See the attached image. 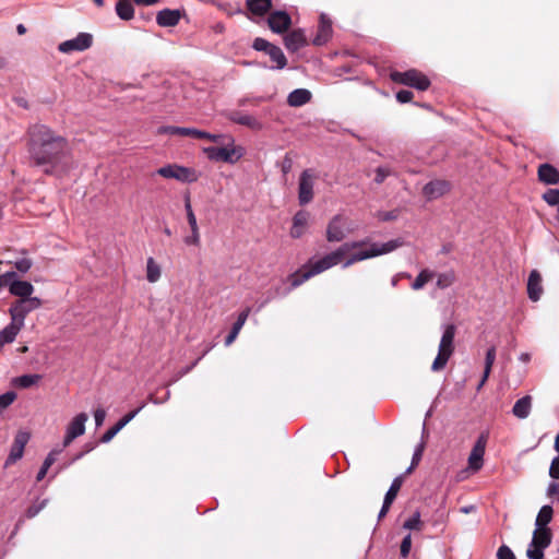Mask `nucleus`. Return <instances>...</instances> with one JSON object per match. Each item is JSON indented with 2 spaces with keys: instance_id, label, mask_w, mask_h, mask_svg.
Returning a JSON list of instances; mask_svg holds the SVG:
<instances>
[{
  "instance_id": "obj_1",
  "label": "nucleus",
  "mask_w": 559,
  "mask_h": 559,
  "mask_svg": "<svg viewBox=\"0 0 559 559\" xmlns=\"http://www.w3.org/2000/svg\"><path fill=\"white\" fill-rule=\"evenodd\" d=\"M68 151L63 138L55 135L45 126L34 127L31 132V156L36 165L45 167L46 173H51L61 162Z\"/></svg>"
},
{
  "instance_id": "obj_2",
  "label": "nucleus",
  "mask_w": 559,
  "mask_h": 559,
  "mask_svg": "<svg viewBox=\"0 0 559 559\" xmlns=\"http://www.w3.org/2000/svg\"><path fill=\"white\" fill-rule=\"evenodd\" d=\"M355 245H342L336 250L319 258V259H310L302 267H300L297 272L289 276V281L293 287H297L301 285L304 282L308 281L312 276L321 274L333 266L338 264L344 265L346 253L353 248Z\"/></svg>"
},
{
  "instance_id": "obj_3",
  "label": "nucleus",
  "mask_w": 559,
  "mask_h": 559,
  "mask_svg": "<svg viewBox=\"0 0 559 559\" xmlns=\"http://www.w3.org/2000/svg\"><path fill=\"white\" fill-rule=\"evenodd\" d=\"M345 245H355L347 253L343 267L346 269L356 262L364 261L370 258L390 253L397 248L405 245L402 238L392 239L384 243H370L367 245L362 241L346 242Z\"/></svg>"
},
{
  "instance_id": "obj_4",
  "label": "nucleus",
  "mask_w": 559,
  "mask_h": 559,
  "mask_svg": "<svg viewBox=\"0 0 559 559\" xmlns=\"http://www.w3.org/2000/svg\"><path fill=\"white\" fill-rule=\"evenodd\" d=\"M219 135L222 136L221 140L215 142L218 145L204 147L203 153L212 162L236 164L245 156V147L236 144L233 135Z\"/></svg>"
},
{
  "instance_id": "obj_5",
  "label": "nucleus",
  "mask_w": 559,
  "mask_h": 559,
  "mask_svg": "<svg viewBox=\"0 0 559 559\" xmlns=\"http://www.w3.org/2000/svg\"><path fill=\"white\" fill-rule=\"evenodd\" d=\"M41 306L38 297L19 299L9 309L11 322L8 326L17 334L24 326L25 317Z\"/></svg>"
},
{
  "instance_id": "obj_6",
  "label": "nucleus",
  "mask_w": 559,
  "mask_h": 559,
  "mask_svg": "<svg viewBox=\"0 0 559 559\" xmlns=\"http://www.w3.org/2000/svg\"><path fill=\"white\" fill-rule=\"evenodd\" d=\"M454 336H455V326L453 324H448L444 326L442 337L440 340L438 355L435 358L431 370L437 372L442 370L450 357L454 352Z\"/></svg>"
},
{
  "instance_id": "obj_7",
  "label": "nucleus",
  "mask_w": 559,
  "mask_h": 559,
  "mask_svg": "<svg viewBox=\"0 0 559 559\" xmlns=\"http://www.w3.org/2000/svg\"><path fill=\"white\" fill-rule=\"evenodd\" d=\"M157 174L163 178L175 179L183 183L195 182L199 179V174L195 169L177 164L163 166L157 169Z\"/></svg>"
},
{
  "instance_id": "obj_8",
  "label": "nucleus",
  "mask_w": 559,
  "mask_h": 559,
  "mask_svg": "<svg viewBox=\"0 0 559 559\" xmlns=\"http://www.w3.org/2000/svg\"><path fill=\"white\" fill-rule=\"evenodd\" d=\"M15 277L16 274L14 272H7L0 275V286L8 287L9 292L20 297V299L33 298L34 286L29 282L19 281Z\"/></svg>"
},
{
  "instance_id": "obj_9",
  "label": "nucleus",
  "mask_w": 559,
  "mask_h": 559,
  "mask_svg": "<svg viewBox=\"0 0 559 559\" xmlns=\"http://www.w3.org/2000/svg\"><path fill=\"white\" fill-rule=\"evenodd\" d=\"M317 179L316 173L311 169H306L300 174L298 180V201L300 205H306L313 200Z\"/></svg>"
},
{
  "instance_id": "obj_10",
  "label": "nucleus",
  "mask_w": 559,
  "mask_h": 559,
  "mask_svg": "<svg viewBox=\"0 0 559 559\" xmlns=\"http://www.w3.org/2000/svg\"><path fill=\"white\" fill-rule=\"evenodd\" d=\"M551 540V535L548 528H536L533 534V539L527 548L526 556L530 559H543L544 549L548 547Z\"/></svg>"
},
{
  "instance_id": "obj_11",
  "label": "nucleus",
  "mask_w": 559,
  "mask_h": 559,
  "mask_svg": "<svg viewBox=\"0 0 559 559\" xmlns=\"http://www.w3.org/2000/svg\"><path fill=\"white\" fill-rule=\"evenodd\" d=\"M391 78L394 82L425 91L429 87V80L426 75L417 70H408L406 72H393Z\"/></svg>"
},
{
  "instance_id": "obj_12",
  "label": "nucleus",
  "mask_w": 559,
  "mask_h": 559,
  "mask_svg": "<svg viewBox=\"0 0 559 559\" xmlns=\"http://www.w3.org/2000/svg\"><path fill=\"white\" fill-rule=\"evenodd\" d=\"M349 233L352 228L348 225L347 218L342 215H335L328 225L326 239L330 242L342 241Z\"/></svg>"
},
{
  "instance_id": "obj_13",
  "label": "nucleus",
  "mask_w": 559,
  "mask_h": 559,
  "mask_svg": "<svg viewBox=\"0 0 559 559\" xmlns=\"http://www.w3.org/2000/svg\"><path fill=\"white\" fill-rule=\"evenodd\" d=\"M93 44V36L90 33H79L74 38L59 44L58 50L62 53L84 51Z\"/></svg>"
},
{
  "instance_id": "obj_14",
  "label": "nucleus",
  "mask_w": 559,
  "mask_h": 559,
  "mask_svg": "<svg viewBox=\"0 0 559 559\" xmlns=\"http://www.w3.org/2000/svg\"><path fill=\"white\" fill-rule=\"evenodd\" d=\"M88 420L86 413H80L74 416L66 428V435L63 438V448L69 447L74 439L84 435L85 424Z\"/></svg>"
},
{
  "instance_id": "obj_15",
  "label": "nucleus",
  "mask_w": 559,
  "mask_h": 559,
  "mask_svg": "<svg viewBox=\"0 0 559 559\" xmlns=\"http://www.w3.org/2000/svg\"><path fill=\"white\" fill-rule=\"evenodd\" d=\"M487 443V437L481 435L476 443L474 444L468 460H467V469L472 473L478 472L484 465V454Z\"/></svg>"
},
{
  "instance_id": "obj_16",
  "label": "nucleus",
  "mask_w": 559,
  "mask_h": 559,
  "mask_svg": "<svg viewBox=\"0 0 559 559\" xmlns=\"http://www.w3.org/2000/svg\"><path fill=\"white\" fill-rule=\"evenodd\" d=\"M225 116L231 122L248 127L251 130H261L263 128V123L259 119L242 111L231 110L226 112Z\"/></svg>"
},
{
  "instance_id": "obj_17",
  "label": "nucleus",
  "mask_w": 559,
  "mask_h": 559,
  "mask_svg": "<svg viewBox=\"0 0 559 559\" xmlns=\"http://www.w3.org/2000/svg\"><path fill=\"white\" fill-rule=\"evenodd\" d=\"M29 440V433L26 431H19L14 438L13 444L7 464H12L23 456L24 448Z\"/></svg>"
},
{
  "instance_id": "obj_18",
  "label": "nucleus",
  "mask_w": 559,
  "mask_h": 559,
  "mask_svg": "<svg viewBox=\"0 0 559 559\" xmlns=\"http://www.w3.org/2000/svg\"><path fill=\"white\" fill-rule=\"evenodd\" d=\"M166 132L170 134H179L185 136H193V138H201L206 139L212 142H218L221 140V135H216L213 133L204 132L198 129L193 128H179V127H169L165 130Z\"/></svg>"
},
{
  "instance_id": "obj_19",
  "label": "nucleus",
  "mask_w": 559,
  "mask_h": 559,
  "mask_svg": "<svg viewBox=\"0 0 559 559\" xmlns=\"http://www.w3.org/2000/svg\"><path fill=\"white\" fill-rule=\"evenodd\" d=\"M269 26L275 33H283L290 26V16L285 11H275L269 16Z\"/></svg>"
},
{
  "instance_id": "obj_20",
  "label": "nucleus",
  "mask_w": 559,
  "mask_h": 559,
  "mask_svg": "<svg viewBox=\"0 0 559 559\" xmlns=\"http://www.w3.org/2000/svg\"><path fill=\"white\" fill-rule=\"evenodd\" d=\"M449 190H450L449 182H447L444 180H432L424 187L423 193L426 198H428L429 200H432V199H438V198L442 197Z\"/></svg>"
},
{
  "instance_id": "obj_21",
  "label": "nucleus",
  "mask_w": 559,
  "mask_h": 559,
  "mask_svg": "<svg viewBox=\"0 0 559 559\" xmlns=\"http://www.w3.org/2000/svg\"><path fill=\"white\" fill-rule=\"evenodd\" d=\"M332 36V24L325 14H321L318 33L313 38V44L322 46L329 41Z\"/></svg>"
},
{
  "instance_id": "obj_22",
  "label": "nucleus",
  "mask_w": 559,
  "mask_h": 559,
  "mask_svg": "<svg viewBox=\"0 0 559 559\" xmlns=\"http://www.w3.org/2000/svg\"><path fill=\"white\" fill-rule=\"evenodd\" d=\"M527 294L530 299L533 301L539 300L543 294L542 276L536 270L530 273L527 281Z\"/></svg>"
},
{
  "instance_id": "obj_23",
  "label": "nucleus",
  "mask_w": 559,
  "mask_h": 559,
  "mask_svg": "<svg viewBox=\"0 0 559 559\" xmlns=\"http://www.w3.org/2000/svg\"><path fill=\"white\" fill-rule=\"evenodd\" d=\"M142 408L139 407L138 409L124 415L114 427L108 429L102 437V442L107 443L109 442L127 424H129L140 412Z\"/></svg>"
},
{
  "instance_id": "obj_24",
  "label": "nucleus",
  "mask_w": 559,
  "mask_h": 559,
  "mask_svg": "<svg viewBox=\"0 0 559 559\" xmlns=\"http://www.w3.org/2000/svg\"><path fill=\"white\" fill-rule=\"evenodd\" d=\"M309 222V213L306 211H299L293 218V226L290 229V236L293 238H299L306 230Z\"/></svg>"
},
{
  "instance_id": "obj_25",
  "label": "nucleus",
  "mask_w": 559,
  "mask_h": 559,
  "mask_svg": "<svg viewBox=\"0 0 559 559\" xmlns=\"http://www.w3.org/2000/svg\"><path fill=\"white\" fill-rule=\"evenodd\" d=\"M284 41L288 50L296 51L306 45V36L304 31L295 29L285 36Z\"/></svg>"
},
{
  "instance_id": "obj_26",
  "label": "nucleus",
  "mask_w": 559,
  "mask_h": 559,
  "mask_svg": "<svg viewBox=\"0 0 559 559\" xmlns=\"http://www.w3.org/2000/svg\"><path fill=\"white\" fill-rule=\"evenodd\" d=\"M181 14L178 10H163L156 16L157 24L164 27H171L178 24Z\"/></svg>"
},
{
  "instance_id": "obj_27",
  "label": "nucleus",
  "mask_w": 559,
  "mask_h": 559,
  "mask_svg": "<svg viewBox=\"0 0 559 559\" xmlns=\"http://www.w3.org/2000/svg\"><path fill=\"white\" fill-rule=\"evenodd\" d=\"M532 409V397L525 395L518 400L512 408V414L519 419H525L528 417Z\"/></svg>"
},
{
  "instance_id": "obj_28",
  "label": "nucleus",
  "mask_w": 559,
  "mask_h": 559,
  "mask_svg": "<svg viewBox=\"0 0 559 559\" xmlns=\"http://www.w3.org/2000/svg\"><path fill=\"white\" fill-rule=\"evenodd\" d=\"M538 178L547 185H556L559 181V171L549 164H543L538 168Z\"/></svg>"
},
{
  "instance_id": "obj_29",
  "label": "nucleus",
  "mask_w": 559,
  "mask_h": 559,
  "mask_svg": "<svg viewBox=\"0 0 559 559\" xmlns=\"http://www.w3.org/2000/svg\"><path fill=\"white\" fill-rule=\"evenodd\" d=\"M311 98V93L306 88H298L293 91L287 98V102L293 107H299L307 104Z\"/></svg>"
},
{
  "instance_id": "obj_30",
  "label": "nucleus",
  "mask_w": 559,
  "mask_h": 559,
  "mask_svg": "<svg viewBox=\"0 0 559 559\" xmlns=\"http://www.w3.org/2000/svg\"><path fill=\"white\" fill-rule=\"evenodd\" d=\"M250 309L243 310L239 316L237 321L235 322L229 335L225 340V345L229 346L234 343V341L237 338L240 330L242 329L243 324L246 323L248 316H249Z\"/></svg>"
},
{
  "instance_id": "obj_31",
  "label": "nucleus",
  "mask_w": 559,
  "mask_h": 559,
  "mask_svg": "<svg viewBox=\"0 0 559 559\" xmlns=\"http://www.w3.org/2000/svg\"><path fill=\"white\" fill-rule=\"evenodd\" d=\"M162 276V267L160 265L155 261L154 258L150 257L146 260V280L150 283H156L159 281Z\"/></svg>"
},
{
  "instance_id": "obj_32",
  "label": "nucleus",
  "mask_w": 559,
  "mask_h": 559,
  "mask_svg": "<svg viewBox=\"0 0 559 559\" xmlns=\"http://www.w3.org/2000/svg\"><path fill=\"white\" fill-rule=\"evenodd\" d=\"M117 15L124 21H129L134 15L133 5L130 0H118L116 4Z\"/></svg>"
},
{
  "instance_id": "obj_33",
  "label": "nucleus",
  "mask_w": 559,
  "mask_h": 559,
  "mask_svg": "<svg viewBox=\"0 0 559 559\" xmlns=\"http://www.w3.org/2000/svg\"><path fill=\"white\" fill-rule=\"evenodd\" d=\"M247 5L251 13L263 15L271 8V0H247Z\"/></svg>"
},
{
  "instance_id": "obj_34",
  "label": "nucleus",
  "mask_w": 559,
  "mask_h": 559,
  "mask_svg": "<svg viewBox=\"0 0 559 559\" xmlns=\"http://www.w3.org/2000/svg\"><path fill=\"white\" fill-rule=\"evenodd\" d=\"M436 276L435 272L429 269H424L417 275L415 281L412 284V288L414 290H420L428 282H430Z\"/></svg>"
},
{
  "instance_id": "obj_35",
  "label": "nucleus",
  "mask_w": 559,
  "mask_h": 559,
  "mask_svg": "<svg viewBox=\"0 0 559 559\" xmlns=\"http://www.w3.org/2000/svg\"><path fill=\"white\" fill-rule=\"evenodd\" d=\"M40 380L39 374H24L13 380L15 386L26 389L36 384Z\"/></svg>"
},
{
  "instance_id": "obj_36",
  "label": "nucleus",
  "mask_w": 559,
  "mask_h": 559,
  "mask_svg": "<svg viewBox=\"0 0 559 559\" xmlns=\"http://www.w3.org/2000/svg\"><path fill=\"white\" fill-rule=\"evenodd\" d=\"M455 282V274L453 271H447L443 273H439L437 275V287L440 289H445L450 287Z\"/></svg>"
},
{
  "instance_id": "obj_37",
  "label": "nucleus",
  "mask_w": 559,
  "mask_h": 559,
  "mask_svg": "<svg viewBox=\"0 0 559 559\" xmlns=\"http://www.w3.org/2000/svg\"><path fill=\"white\" fill-rule=\"evenodd\" d=\"M267 55L270 56L271 60L276 63L277 69H283L286 66L287 60L281 48L273 45L267 51Z\"/></svg>"
},
{
  "instance_id": "obj_38",
  "label": "nucleus",
  "mask_w": 559,
  "mask_h": 559,
  "mask_svg": "<svg viewBox=\"0 0 559 559\" xmlns=\"http://www.w3.org/2000/svg\"><path fill=\"white\" fill-rule=\"evenodd\" d=\"M552 516V509L549 506H544L536 518V526L538 528H546L545 526L550 522Z\"/></svg>"
},
{
  "instance_id": "obj_39",
  "label": "nucleus",
  "mask_w": 559,
  "mask_h": 559,
  "mask_svg": "<svg viewBox=\"0 0 559 559\" xmlns=\"http://www.w3.org/2000/svg\"><path fill=\"white\" fill-rule=\"evenodd\" d=\"M403 527L405 530H414V531H421L423 528V522L420 520V513L418 511H416L413 516H411L409 519H407L404 524H403Z\"/></svg>"
},
{
  "instance_id": "obj_40",
  "label": "nucleus",
  "mask_w": 559,
  "mask_h": 559,
  "mask_svg": "<svg viewBox=\"0 0 559 559\" xmlns=\"http://www.w3.org/2000/svg\"><path fill=\"white\" fill-rule=\"evenodd\" d=\"M401 486H402V478H401V477H396V478L393 480V483H392V485H391L390 489L388 490V492H386V495H385L384 499H386L389 502H393V501H394V499H395V498H396V496H397V492H399V490H400Z\"/></svg>"
},
{
  "instance_id": "obj_41",
  "label": "nucleus",
  "mask_w": 559,
  "mask_h": 559,
  "mask_svg": "<svg viewBox=\"0 0 559 559\" xmlns=\"http://www.w3.org/2000/svg\"><path fill=\"white\" fill-rule=\"evenodd\" d=\"M543 199L549 204V205H557L559 204V190L558 189H549L547 190Z\"/></svg>"
},
{
  "instance_id": "obj_42",
  "label": "nucleus",
  "mask_w": 559,
  "mask_h": 559,
  "mask_svg": "<svg viewBox=\"0 0 559 559\" xmlns=\"http://www.w3.org/2000/svg\"><path fill=\"white\" fill-rule=\"evenodd\" d=\"M374 174V181L377 183H382L391 175V170L388 167H378Z\"/></svg>"
},
{
  "instance_id": "obj_43",
  "label": "nucleus",
  "mask_w": 559,
  "mask_h": 559,
  "mask_svg": "<svg viewBox=\"0 0 559 559\" xmlns=\"http://www.w3.org/2000/svg\"><path fill=\"white\" fill-rule=\"evenodd\" d=\"M495 360H496V348L490 347L487 350L486 358H485V368L487 369V373H490Z\"/></svg>"
},
{
  "instance_id": "obj_44",
  "label": "nucleus",
  "mask_w": 559,
  "mask_h": 559,
  "mask_svg": "<svg viewBox=\"0 0 559 559\" xmlns=\"http://www.w3.org/2000/svg\"><path fill=\"white\" fill-rule=\"evenodd\" d=\"M411 548H412V536H411V534H408L402 540V544H401V556L403 558H406L408 556L409 551H411Z\"/></svg>"
},
{
  "instance_id": "obj_45",
  "label": "nucleus",
  "mask_w": 559,
  "mask_h": 559,
  "mask_svg": "<svg viewBox=\"0 0 559 559\" xmlns=\"http://www.w3.org/2000/svg\"><path fill=\"white\" fill-rule=\"evenodd\" d=\"M272 46H273L272 44H270L267 40H265L263 38H255L253 41V48L255 50L265 51L266 53Z\"/></svg>"
},
{
  "instance_id": "obj_46",
  "label": "nucleus",
  "mask_w": 559,
  "mask_h": 559,
  "mask_svg": "<svg viewBox=\"0 0 559 559\" xmlns=\"http://www.w3.org/2000/svg\"><path fill=\"white\" fill-rule=\"evenodd\" d=\"M14 266L22 273L27 272L32 266V261L27 258L16 260Z\"/></svg>"
},
{
  "instance_id": "obj_47",
  "label": "nucleus",
  "mask_w": 559,
  "mask_h": 559,
  "mask_svg": "<svg viewBox=\"0 0 559 559\" xmlns=\"http://www.w3.org/2000/svg\"><path fill=\"white\" fill-rule=\"evenodd\" d=\"M185 242L191 246L200 245V231L199 229H191V234L185 238Z\"/></svg>"
},
{
  "instance_id": "obj_48",
  "label": "nucleus",
  "mask_w": 559,
  "mask_h": 559,
  "mask_svg": "<svg viewBox=\"0 0 559 559\" xmlns=\"http://www.w3.org/2000/svg\"><path fill=\"white\" fill-rule=\"evenodd\" d=\"M497 559H515V556L509 547L501 546L498 549Z\"/></svg>"
},
{
  "instance_id": "obj_49",
  "label": "nucleus",
  "mask_w": 559,
  "mask_h": 559,
  "mask_svg": "<svg viewBox=\"0 0 559 559\" xmlns=\"http://www.w3.org/2000/svg\"><path fill=\"white\" fill-rule=\"evenodd\" d=\"M61 451H62V449H53V450H51L48 453V455L45 459L43 464L46 465V467L50 468V466L55 463L57 456L61 453Z\"/></svg>"
},
{
  "instance_id": "obj_50",
  "label": "nucleus",
  "mask_w": 559,
  "mask_h": 559,
  "mask_svg": "<svg viewBox=\"0 0 559 559\" xmlns=\"http://www.w3.org/2000/svg\"><path fill=\"white\" fill-rule=\"evenodd\" d=\"M424 448H425L424 443L418 444V447L416 448L414 455H413L412 466L408 468V472H411L413 469V467L415 465H417L418 462L420 461L423 452H424Z\"/></svg>"
},
{
  "instance_id": "obj_51",
  "label": "nucleus",
  "mask_w": 559,
  "mask_h": 559,
  "mask_svg": "<svg viewBox=\"0 0 559 559\" xmlns=\"http://www.w3.org/2000/svg\"><path fill=\"white\" fill-rule=\"evenodd\" d=\"M549 476L554 479H559V456H556L549 467Z\"/></svg>"
},
{
  "instance_id": "obj_52",
  "label": "nucleus",
  "mask_w": 559,
  "mask_h": 559,
  "mask_svg": "<svg viewBox=\"0 0 559 559\" xmlns=\"http://www.w3.org/2000/svg\"><path fill=\"white\" fill-rule=\"evenodd\" d=\"M15 399V394L12 392H8L0 396V408H4L9 406Z\"/></svg>"
},
{
  "instance_id": "obj_53",
  "label": "nucleus",
  "mask_w": 559,
  "mask_h": 559,
  "mask_svg": "<svg viewBox=\"0 0 559 559\" xmlns=\"http://www.w3.org/2000/svg\"><path fill=\"white\" fill-rule=\"evenodd\" d=\"M412 98H413V93L407 90H402V91L397 92V94H396V99L402 104L411 102Z\"/></svg>"
},
{
  "instance_id": "obj_54",
  "label": "nucleus",
  "mask_w": 559,
  "mask_h": 559,
  "mask_svg": "<svg viewBox=\"0 0 559 559\" xmlns=\"http://www.w3.org/2000/svg\"><path fill=\"white\" fill-rule=\"evenodd\" d=\"M106 418V412L103 408H96L94 412V419L96 427H100Z\"/></svg>"
},
{
  "instance_id": "obj_55",
  "label": "nucleus",
  "mask_w": 559,
  "mask_h": 559,
  "mask_svg": "<svg viewBox=\"0 0 559 559\" xmlns=\"http://www.w3.org/2000/svg\"><path fill=\"white\" fill-rule=\"evenodd\" d=\"M188 224L190 226V229H199L197 217L194 213H188L187 214Z\"/></svg>"
},
{
  "instance_id": "obj_56",
  "label": "nucleus",
  "mask_w": 559,
  "mask_h": 559,
  "mask_svg": "<svg viewBox=\"0 0 559 559\" xmlns=\"http://www.w3.org/2000/svg\"><path fill=\"white\" fill-rule=\"evenodd\" d=\"M547 495L552 497L555 495H559V485L556 483H550L547 488Z\"/></svg>"
},
{
  "instance_id": "obj_57",
  "label": "nucleus",
  "mask_w": 559,
  "mask_h": 559,
  "mask_svg": "<svg viewBox=\"0 0 559 559\" xmlns=\"http://www.w3.org/2000/svg\"><path fill=\"white\" fill-rule=\"evenodd\" d=\"M392 503L393 502H389L386 499H384L383 506H382V508H381V510L379 512V519H382L388 513V511H389V509H390Z\"/></svg>"
},
{
  "instance_id": "obj_58",
  "label": "nucleus",
  "mask_w": 559,
  "mask_h": 559,
  "mask_svg": "<svg viewBox=\"0 0 559 559\" xmlns=\"http://www.w3.org/2000/svg\"><path fill=\"white\" fill-rule=\"evenodd\" d=\"M49 467H46V465L43 464L41 468L39 469L38 474H37V477L36 479L38 481H40L41 479H44V477L46 476L47 472H48Z\"/></svg>"
},
{
  "instance_id": "obj_59",
  "label": "nucleus",
  "mask_w": 559,
  "mask_h": 559,
  "mask_svg": "<svg viewBox=\"0 0 559 559\" xmlns=\"http://www.w3.org/2000/svg\"><path fill=\"white\" fill-rule=\"evenodd\" d=\"M134 2L142 5H151L157 3L158 0H134Z\"/></svg>"
},
{
  "instance_id": "obj_60",
  "label": "nucleus",
  "mask_w": 559,
  "mask_h": 559,
  "mask_svg": "<svg viewBox=\"0 0 559 559\" xmlns=\"http://www.w3.org/2000/svg\"><path fill=\"white\" fill-rule=\"evenodd\" d=\"M185 209H186V214L193 213L189 197L186 198Z\"/></svg>"
},
{
  "instance_id": "obj_61",
  "label": "nucleus",
  "mask_w": 559,
  "mask_h": 559,
  "mask_svg": "<svg viewBox=\"0 0 559 559\" xmlns=\"http://www.w3.org/2000/svg\"><path fill=\"white\" fill-rule=\"evenodd\" d=\"M490 373H487V369L485 368L484 369V376L481 378V381L479 383V386L478 388H481L484 385V383L487 381L488 377H489Z\"/></svg>"
},
{
  "instance_id": "obj_62",
  "label": "nucleus",
  "mask_w": 559,
  "mask_h": 559,
  "mask_svg": "<svg viewBox=\"0 0 559 559\" xmlns=\"http://www.w3.org/2000/svg\"><path fill=\"white\" fill-rule=\"evenodd\" d=\"M490 373H487V369L485 368L484 369V376L481 378V381L479 383V386L478 388H481L484 385V383L487 381L488 377H489Z\"/></svg>"
},
{
  "instance_id": "obj_63",
  "label": "nucleus",
  "mask_w": 559,
  "mask_h": 559,
  "mask_svg": "<svg viewBox=\"0 0 559 559\" xmlns=\"http://www.w3.org/2000/svg\"><path fill=\"white\" fill-rule=\"evenodd\" d=\"M16 31H17V33L20 35H23V34H25L26 28H25V26L23 24H19L17 27H16Z\"/></svg>"
},
{
  "instance_id": "obj_64",
  "label": "nucleus",
  "mask_w": 559,
  "mask_h": 559,
  "mask_svg": "<svg viewBox=\"0 0 559 559\" xmlns=\"http://www.w3.org/2000/svg\"><path fill=\"white\" fill-rule=\"evenodd\" d=\"M555 450L557 452H559V433L556 436V439H555Z\"/></svg>"
}]
</instances>
